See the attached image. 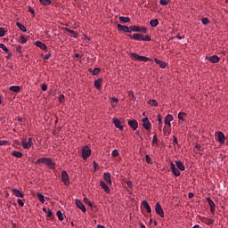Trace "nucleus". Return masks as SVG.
I'll return each instance as SVG.
<instances>
[{
    "instance_id": "24",
    "label": "nucleus",
    "mask_w": 228,
    "mask_h": 228,
    "mask_svg": "<svg viewBox=\"0 0 228 228\" xmlns=\"http://www.w3.org/2000/svg\"><path fill=\"white\" fill-rule=\"evenodd\" d=\"M102 83V78H98L94 81V86L97 90H101V85Z\"/></svg>"
},
{
    "instance_id": "25",
    "label": "nucleus",
    "mask_w": 228,
    "mask_h": 228,
    "mask_svg": "<svg viewBox=\"0 0 228 228\" xmlns=\"http://www.w3.org/2000/svg\"><path fill=\"white\" fill-rule=\"evenodd\" d=\"M11 92H14L15 94H19L20 92V86H12L9 88Z\"/></svg>"
},
{
    "instance_id": "26",
    "label": "nucleus",
    "mask_w": 228,
    "mask_h": 228,
    "mask_svg": "<svg viewBox=\"0 0 228 228\" xmlns=\"http://www.w3.org/2000/svg\"><path fill=\"white\" fill-rule=\"evenodd\" d=\"M141 29L138 26H131L130 27V33H140Z\"/></svg>"
},
{
    "instance_id": "63",
    "label": "nucleus",
    "mask_w": 228,
    "mask_h": 228,
    "mask_svg": "<svg viewBox=\"0 0 228 228\" xmlns=\"http://www.w3.org/2000/svg\"><path fill=\"white\" fill-rule=\"evenodd\" d=\"M195 149H198V151H200V144L196 143L195 144Z\"/></svg>"
},
{
    "instance_id": "17",
    "label": "nucleus",
    "mask_w": 228,
    "mask_h": 228,
    "mask_svg": "<svg viewBox=\"0 0 228 228\" xmlns=\"http://www.w3.org/2000/svg\"><path fill=\"white\" fill-rule=\"evenodd\" d=\"M100 186L102 190H104L106 193H110V191H111V190H110V187H108V185L106 184V183H104V181L100 182Z\"/></svg>"
},
{
    "instance_id": "1",
    "label": "nucleus",
    "mask_w": 228,
    "mask_h": 228,
    "mask_svg": "<svg viewBox=\"0 0 228 228\" xmlns=\"http://www.w3.org/2000/svg\"><path fill=\"white\" fill-rule=\"evenodd\" d=\"M43 163L44 165H46L48 168H54V163H53V159L49 158H41L36 161V165H41Z\"/></svg>"
},
{
    "instance_id": "11",
    "label": "nucleus",
    "mask_w": 228,
    "mask_h": 228,
    "mask_svg": "<svg viewBox=\"0 0 228 228\" xmlns=\"http://www.w3.org/2000/svg\"><path fill=\"white\" fill-rule=\"evenodd\" d=\"M128 126L134 129V131H136V129H138V121H136L135 119L134 120H128Z\"/></svg>"
},
{
    "instance_id": "6",
    "label": "nucleus",
    "mask_w": 228,
    "mask_h": 228,
    "mask_svg": "<svg viewBox=\"0 0 228 228\" xmlns=\"http://www.w3.org/2000/svg\"><path fill=\"white\" fill-rule=\"evenodd\" d=\"M91 155H92V150H90L89 148L86 147L82 150L83 159H88V158H90Z\"/></svg>"
},
{
    "instance_id": "62",
    "label": "nucleus",
    "mask_w": 228,
    "mask_h": 228,
    "mask_svg": "<svg viewBox=\"0 0 228 228\" xmlns=\"http://www.w3.org/2000/svg\"><path fill=\"white\" fill-rule=\"evenodd\" d=\"M28 12L32 13V15L35 14V10H33L31 7L28 8Z\"/></svg>"
},
{
    "instance_id": "59",
    "label": "nucleus",
    "mask_w": 228,
    "mask_h": 228,
    "mask_svg": "<svg viewBox=\"0 0 228 228\" xmlns=\"http://www.w3.org/2000/svg\"><path fill=\"white\" fill-rule=\"evenodd\" d=\"M17 203L19 204L20 207L23 208L24 203L22 200H19V201H17Z\"/></svg>"
},
{
    "instance_id": "30",
    "label": "nucleus",
    "mask_w": 228,
    "mask_h": 228,
    "mask_svg": "<svg viewBox=\"0 0 228 228\" xmlns=\"http://www.w3.org/2000/svg\"><path fill=\"white\" fill-rule=\"evenodd\" d=\"M188 117V114L184 113V112H179L178 113V119L182 120V122H184V118Z\"/></svg>"
},
{
    "instance_id": "42",
    "label": "nucleus",
    "mask_w": 228,
    "mask_h": 228,
    "mask_svg": "<svg viewBox=\"0 0 228 228\" xmlns=\"http://www.w3.org/2000/svg\"><path fill=\"white\" fill-rule=\"evenodd\" d=\"M0 49H3V51H4V53H8V48L6 47V45H4V44H0Z\"/></svg>"
},
{
    "instance_id": "7",
    "label": "nucleus",
    "mask_w": 228,
    "mask_h": 228,
    "mask_svg": "<svg viewBox=\"0 0 228 228\" xmlns=\"http://www.w3.org/2000/svg\"><path fill=\"white\" fill-rule=\"evenodd\" d=\"M142 126L146 131H151V121H149V118H142Z\"/></svg>"
},
{
    "instance_id": "47",
    "label": "nucleus",
    "mask_w": 228,
    "mask_h": 228,
    "mask_svg": "<svg viewBox=\"0 0 228 228\" xmlns=\"http://www.w3.org/2000/svg\"><path fill=\"white\" fill-rule=\"evenodd\" d=\"M46 214V217L51 218L53 216V211L48 208V212L45 213Z\"/></svg>"
},
{
    "instance_id": "41",
    "label": "nucleus",
    "mask_w": 228,
    "mask_h": 228,
    "mask_svg": "<svg viewBox=\"0 0 228 228\" xmlns=\"http://www.w3.org/2000/svg\"><path fill=\"white\" fill-rule=\"evenodd\" d=\"M129 97H132V101H136V96H134V92L130 91L128 93Z\"/></svg>"
},
{
    "instance_id": "27",
    "label": "nucleus",
    "mask_w": 228,
    "mask_h": 228,
    "mask_svg": "<svg viewBox=\"0 0 228 228\" xmlns=\"http://www.w3.org/2000/svg\"><path fill=\"white\" fill-rule=\"evenodd\" d=\"M119 20L124 24H127V22H131V19L129 17L120 16Z\"/></svg>"
},
{
    "instance_id": "57",
    "label": "nucleus",
    "mask_w": 228,
    "mask_h": 228,
    "mask_svg": "<svg viewBox=\"0 0 228 228\" xmlns=\"http://www.w3.org/2000/svg\"><path fill=\"white\" fill-rule=\"evenodd\" d=\"M86 204H87V206H89L90 208L94 207V203L91 201H86Z\"/></svg>"
},
{
    "instance_id": "22",
    "label": "nucleus",
    "mask_w": 228,
    "mask_h": 228,
    "mask_svg": "<svg viewBox=\"0 0 228 228\" xmlns=\"http://www.w3.org/2000/svg\"><path fill=\"white\" fill-rule=\"evenodd\" d=\"M175 163H176V167L179 170H181L182 172H184V170H186V167H184V164H183V162L175 161Z\"/></svg>"
},
{
    "instance_id": "43",
    "label": "nucleus",
    "mask_w": 228,
    "mask_h": 228,
    "mask_svg": "<svg viewBox=\"0 0 228 228\" xmlns=\"http://www.w3.org/2000/svg\"><path fill=\"white\" fill-rule=\"evenodd\" d=\"M142 40L143 42H151V37L149 35H146L144 37H142Z\"/></svg>"
},
{
    "instance_id": "54",
    "label": "nucleus",
    "mask_w": 228,
    "mask_h": 228,
    "mask_svg": "<svg viewBox=\"0 0 228 228\" xmlns=\"http://www.w3.org/2000/svg\"><path fill=\"white\" fill-rule=\"evenodd\" d=\"M140 33H147V28L145 27H140Z\"/></svg>"
},
{
    "instance_id": "21",
    "label": "nucleus",
    "mask_w": 228,
    "mask_h": 228,
    "mask_svg": "<svg viewBox=\"0 0 228 228\" xmlns=\"http://www.w3.org/2000/svg\"><path fill=\"white\" fill-rule=\"evenodd\" d=\"M103 177H104V180L106 181V183H108L109 184H111V174L110 173H104Z\"/></svg>"
},
{
    "instance_id": "40",
    "label": "nucleus",
    "mask_w": 228,
    "mask_h": 228,
    "mask_svg": "<svg viewBox=\"0 0 228 228\" xmlns=\"http://www.w3.org/2000/svg\"><path fill=\"white\" fill-rule=\"evenodd\" d=\"M158 122L159 126H161V124H163V116H161L160 114L158 115Z\"/></svg>"
},
{
    "instance_id": "33",
    "label": "nucleus",
    "mask_w": 228,
    "mask_h": 228,
    "mask_svg": "<svg viewBox=\"0 0 228 228\" xmlns=\"http://www.w3.org/2000/svg\"><path fill=\"white\" fill-rule=\"evenodd\" d=\"M67 33L70 34V37H73V38H76L77 37V33L74 30H70L69 28H66Z\"/></svg>"
},
{
    "instance_id": "55",
    "label": "nucleus",
    "mask_w": 228,
    "mask_h": 228,
    "mask_svg": "<svg viewBox=\"0 0 228 228\" xmlns=\"http://www.w3.org/2000/svg\"><path fill=\"white\" fill-rule=\"evenodd\" d=\"M7 53L6 59L7 60H12V53L10 52V50H8V53Z\"/></svg>"
},
{
    "instance_id": "28",
    "label": "nucleus",
    "mask_w": 228,
    "mask_h": 228,
    "mask_svg": "<svg viewBox=\"0 0 228 228\" xmlns=\"http://www.w3.org/2000/svg\"><path fill=\"white\" fill-rule=\"evenodd\" d=\"M16 26H17V28H19V29H20V31H23V33H26V31H28L26 27L24 25H22V23H20V22H17Z\"/></svg>"
},
{
    "instance_id": "38",
    "label": "nucleus",
    "mask_w": 228,
    "mask_h": 228,
    "mask_svg": "<svg viewBox=\"0 0 228 228\" xmlns=\"http://www.w3.org/2000/svg\"><path fill=\"white\" fill-rule=\"evenodd\" d=\"M26 42H28L26 37L24 36H20V44H26Z\"/></svg>"
},
{
    "instance_id": "34",
    "label": "nucleus",
    "mask_w": 228,
    "mask_h": 228,
    "mask_svg": "<svg viewBox=\"0 0 228 228\" xmlns=\"http://www.w3.org/2000/svg\"><path fill=\"white\" fill-rule=\"evenodd\" d=\"M56 216H58V220L60 222H62L63 221V214L62 212H61L60 210H58V212H56Z\"/></svg>"
},
{
    "instance_id": "36",
    "label": "nucleus",
    "mask_w": 228,
    "mask_h": 228,
    "mask_svg": "<svg viewBox=\"0 0 228 228\" xmlns=\"http://www.w3.org/2000/svg\"><path fill=\"white\" fill-rule=\"evenodd\" d=\"M148 104H150V106L156 107V106H158V102L156 100H150L148 102Z\"/></svg>"
},
{
    "instance_id": "46",
    "label": "nucleus",
    "mask_w": 228,
    "mask_h": 228,
    "mask_svg": "<svg viewBox=\"0 0 228 228\" xmlns=\"http://www.w3.org/2000/svg\"><path fill=\"white\" fill-rule=\"evenodd\" d=\"M6 35V30L4 28H0V37H4Z\"/></svg>"
},
{
    "instance_id": "44",
    "label": "nucleus",
    "mask_w": 228,
    "mask_h": 228,
    "mask_svg": "<svg viewBox=\"0 0 228 228\" xmlns=\"http://www.w3.org/2000/svg\"><path fill=\"white\" fill-rule=\"evenodd\" d=\"M37 196L38 200H45V197H44L42 193H37Z\"/></svg>"
},
{
    "instance_id": "45",
    "label": "nucleus",
    "mask_w": 228,
    "mask_h": 228,
    "mask_svg": "<svg viewBox=\"0 0 228 228\" xmlns=\"http://www.w3.org/2000/svg\"><path fill=\"white\" fill-rule=\"evenodd\" d=\"M59 102H65V95L60 94L59 96Z\"/></svg>"
},
{
    "instance_id": "15",
    "label": "nucleus",
    "mask_w": 228,
    "mask_h": 228,
    "mask_svg": "<svg viewBox=\"0 0 228 228\" xmlns=\"http://www.w3.org/2000/svg\"><path fill=\"white\" fill-rule=\"evenodd\" d=\"M128 37L130 38H133V40H137L138 42H142V38L143 37V34H134L132 35H128Z\"/></svg>"
},
{
    "instance_id": "13",
    "label": "nucleus",
    "mask_w": 228,
    "mask_h": 228,
    "mask_svg": "<svg viewBox=\"0 0 228 228\" xmlns=\"http://www.w3.org/2000/svg\"><path fill=\"white\" fill-rule=\"evenodd\" d=\"M172 120H174V116L168 114L165 118V124H166V126H168V127H172V124H170V122H172Z\"/></svg>"
},
{
    "instance_id": "61",
    "label": "nucleus",
    "mask_w": 228,
    "mask_h": 228,
    "mask_svg": "<svg viewBox=\"0 0 228 228\" xmlns=\"http://www.w3.org/2000/svg\"><path fill=\"white\" fill-rule=\"evenodd\" d=\"M188 197L189 199H193V197H195V194H193V192H189Z\"/></svg>"
},
{
    "instance_id": "10",
    "label": "nucleus",
    "mask_w": 228,
    "mask_h": 228,
    "mask_svg": "<svg viewBox=\"0 0 228 228\" xmlns=\"http://www.w3.org/2000/svg\"><path fill=\"white\" fill-rule=\"evenodd\" d=\"M118 31H124V33H131V29L129 27L121 24H118Z\"/></svg>"
},
{
    "instance_id": "56",
    "label": "nucleus",
    "mask_w": 228,
    "mask_h": 228,
    "mask_svg": "<svg viewBox=\"0 0 228 228\" xmlns=\"http://www.w3.org/2000/svg\"><path fill=\"white\" fill-rule=\"evenodd\" d=\"M41 88H42L43 92H46L47 91V85L44 84Z\"/></svg>"
},
{
    "instance_id": "9",
    "label": "nucleus",
    "mask_w": 228,
    "mask_h": 228,
    "mask_svg": "<svg viewBox=\"0 0 228 228\" xmlns=\"http://www.w3.org/2000/svg\"><path fill=\"white\" fill-rule=\"evenodd\" d=\"M113 124L117 129H119V131H124V126H122V123L118 120V118H113Z\"/></svg>"
},
{
    "instance_id": "31",
    "label": "nucleus",
    "mask_w": 228,
    "mask_h": 228,
    "mask_svg": "<svg viewBox=\"0 0 228 228\" xmlns=\"http://www.w3.org/2000/svg\"><path fill=\"white\" fill-rule=\"evenodd\" d=\"M158 24H159V21L158 20V19L150 20V26H151V28H156Z\"/></svg>"
},
{
    "instance_id": "18",
    "label": "nucleus",
    "mask_w": 228,
    "mask_h": 228,
    "mask_svg": "<svg viewBox=\"0 0 228 228\" xmlns=\"http://www.w3.org/2000/svg\"><path fill=\"white\" fill-rule=\"evenodd\" d=\"M141 206H142L143 208L146 209V212H148V214L151 213V206L146 200H143L142 203H141Z\"/></svg>"
},
{
    "instance_id": "39",
    "label": "nucleus",
    "mask_w": 228,
    "mask_h": 228,
    "mask_svg": "<svg viewBox=\"0 0 228 228\" xmlns=\"http://www.w3.org/2000/svg\"><path fill=\"white\" fill-rule=\"evenodd\" d=\"M201 22H202V24H204V26H208V24H209V19L203 18V19H201Z\"/></svg>"
},
{
    "instance_id": "50",
    "label": "nucleus",
    "mask_w": 228,
    "mask_h": 228,
    "mask_svg": "<svg viewBox=\"0 0 228 228\" xmlns=\"http://www.w3.org/2000/svg\"><path fill=\"white\" fill-rule=\"evenodd\" d=\"M169 1L167 0H160V4H162V6H167V4H168Z\"/></svg>"
},
{
    "instance_id": "12",
    "label": "nucleus",
    "mask_w": 228,
    "mask_h": 228,
    "mask_svg": "<svg viewBox=\"0 0 228 228\" xmlns=\"http://www.w3.org/2000/svg\"><path fill=\"white\" fill-rule=\"evenodd\" d=\"M217 141L221 144L225 143V134H224L222 132H218V134H217Z\"/></svg>"
},
{
    "instance_id": "19",
    "label": "nucleus",
    "mask_w": 228,
    "mask_h": 228,
    "mask_svg": "<svg viewBox=\"0 0 228 228\" xmlns=\"http://www.w3.org/2000/svg\"><path fill=\"white\" fill-rule=\"evenodd\" d=\"M154 61L157 65H159L160 69H166L167 68V62L162 61L158 60V59H154Z\"/></svg>"
},
{
    "instance_id": "52",
    "label": "nucleus",
    "mask_w": 228,
    "mask_h": 228,
    "mask_svg": "<svg viewBox=\"0 0 228 228\" xmlns=\"http://www.w3.org/2000/svg\"><path fill=\"white\" fill-rule=\"evenodd\" d=\"M173 138H174L173 145H174V146H175V145H179V142L177 141V137L173 136Z\"/></svg>"
},
{
    "instance_id": "2",
    "label": "nucleus",
    "mask_w": 228,
    "mask_h": 228,
    "mask_svg": "<svg viewBox=\"0 0 228 228\" xmlns=\"http://www.w3.org/2000/svg\"><path fill=\"white\" fill-rule=\"evenodd\" d=\"M130 58H132V60H137V61H151L149 57L140 56L136 53H132Z\"/></svg>"
},
{
    "instance_id": "20",
    "label": "nucleus",
    "mask_w": 228,
    "mask_h": 228,
    "mask_svg": "<svg viewBox=\"0 0 228 228\" xmlns=\"http://www.w3.org/2000/svg\"><path fill=\"white\" fill-rule=\"evenodd\" d=\"M208 61H210V63H218V61H220V57L217 55H213L209 57Z\"/></svg>"
},
{
    "instance_id": "4",
    "label": "nucleus",
    "mask_w": 228,
    "mask_h": 228,
    "mask_svg": "<svg viewBox=\"0 0 228 228\" xmlns=\"http://www.w3.org/2000/svg\"><path fill=\"white\" fill-rule=\"evenodd\" d=\"M61 179L65 186H69V184H70V178L69 177V174L67 173V171L61 172Z\"/></svg>"
},
{
    "instance_id": "51",
    "label": "nucleus",
    "mask_w": 228,
    "mask_h": 228,
    "mask_svg": "<svg viewBox=\"0 0 228 228\" xmlns=\"http://www.w3.org/2000/svg\"><path fill=\"white\" fill-rule=\"evenodd\" d=\"M152 144L153 145H158V137H156V135L153 136Z\"/></svg>"
},
{
    "instance_id": "49",
    "label": "nucleus",
    "mask_w": 228,
    "mask_h": 228,
    "mask_svg": "<svg viewBox=\"0 0 228 228\" xmlns=\"http://www.w3.org/2000/svg\"><path fill=\"white\" fill-rule=\"evenodd\" d=\"M111 156H113V158H117V156H118V151L117 150L112 151Z\"/></svg>"
},
{
    "instance_id": "5",
    "label": "nucleus",
    "mask_w": 228,
    "mask_h": 228,
    "mask_svg": "<svg viewBox=\"0 0 228 228\" xmlns=\"http://www.w3.org/2000/svg\"><path fill=\"white\" fill-rule=\"evenodd\" d=\"M155 212L160 216V218H164V209L162 208L161 204L157 203L155 206Z\"/></svg>"
},
{
    "instance_id": "14",
    "label": "nucleus",
    "mask_w": 228,
    "mask_h": 228,
    "mask_svg": "<svg viewBox=\"0 0 228 228\" xmlns=\"http://www.w3.org/2000/svg\"><path fill=\"white\" fill-rule=\"evenodd\" d=\"M77 208H79L80 210H82L83 213H86V208H85V205L84 203H82V201L80 200H77L75 201Z\"/></svg>"
},
{
    "instance_id": "35",
    "label": "nucleus",
    "mask_w": 228,
    "mask_h": 228,
    "mask_svg": "<svg viewBox=\"0 0 228 228\" xmlns=\"http://www.w3.org/2000/svg\"><path fill=\"white\" fill-rule=\"evenodd\" d=\"M39 3H41L43 6H49V4H51V0H39Z\"/></svg>"
},
{
    "instance_id": "53",
    "label": "nucleus",
    "mask_w": 228,
    "mask_h": 228,
    "mask_svg": "<svg viewBox=\"0 0 228 228\" xmlns=\"http://www.w3.org/2000/svg\"><path fill=\"white\" fill-rule=\"evenodd\" d=\"M16 52L21 53H22V46L17 45L16 46Z\"/></svg>"
},
{
    "instance_id": "8",
    "label": "nucleus",
    "mask_w": 228,
    "mask_h": 228,
    "mask_svg": "<svg viewBox=\"0 0 228 228\" xmlns=\"http://www.w3.org/2000/svg\"><path fill=\"white\" fill-rule=\"evenodd\" d=\"M170 167L174 175L179 177V175H181V171H179V169L175 167V164H174V162H171Z\"/></svg>"
},
{
    "instance_id": "37",
    "label": "nucleus",
    "mask_w": 228,
    "mask_h": 228,
    "mask_svg": "<svg viewBox=\"0 0 228 228\" xmlns=\"http://www.w3.org/2000/svg\"><path fill=\"white\" fill-rule=\"evenodd\" d=\"M101 72V69L99 68H94L92 71L93 76H97Z\"/></svg>"
},
{
    "instance_id": "48",
    "label": "nucleus",
    "mask_w": 228,
    "mask_h": 228,
    "mask_svg": "<svg viewBox=\"0 0 228 228\" xmlns=\"http://www.w3.org/2000/svg\"><path fill=\"white\" fill-rule=\"evenodd\" d=\"M145 159H146V163H150V164L152 163V159H151V156L146 155Z\"/></svg>"
},
{
    "instance_id": "3",
    "label": "nucleus",
    "mask_w": 228,
    "mask_h": 228,
    "mask_svg": "<svg viewBox=\"0 0 228 228\" xmlns=\"http://www.w3.org/2000/svg\"><path fill=\"white\" fill-rule=\"evenodd\" d=\"M21 145L23 149H29L33 145V138L29 137L28 139H22Z\"/></svg>"
},
{
    "instance_id": "32",
    "label": "nucleus",
    "mask_w": 228,
    "mask_h": 228,
    "mask_svg": "<svg viewBox=\"0 0 228 228\" xmlns=\"http://www.w3.org/2000/svg\"><path fill=\"white\" fill-rule=\"evenodd\" d=\"M12 156H14V158H22V152L20 151H13L12 153Z\"/></svg>"
},
{
    "instance_id": "29",
    "label": "nucleus",
    "mask_w": 228,
    "mask_h": 228,
    "mask_svg": "<svg viewBox=\"0 0 228 228\" xmlns=\"http://www.w3.org/2000/svg\"><path fill=\"white\" fill-rule=\"evenodd\" d=\"M208 205L210 206L211 213L215 214V211H216V204H215V202L212 201V200H209L208 201Z\"/></svg>"
},
{
    "instance_id": "60",
    "label": "nucleus",
    "mask_w": 228,
    "mask_h": 228,
    "mask_svg": "<svg viewBox=\"0 0 228 228\" xmlns=\"http://www.w3.org/2000/svg\"><path fill=\"white\" fill-rule=\"evenodd\" d=\"M6 143H8V142L6 141H0V147L3 145H6Z\"/></svg>"
},
{
    "instance_id": "16",
    "label": "nucleus",
    "mask_w": 228,
    "mask_h": 228,
    "mask_svg": "<svg viewBox=\"0 0 228 228\" xmlns=\"http://www.w3.org/2000/svg\"><path fill=\"white\" fill-rule=\"evenodd\" d=\"M35 45H37V47H39V49H41L42 51H47V45L40 41H36Z\"/></svg>"
},
{
    "instance_id": "64",
    "label": "nucleus",
    "mask_w": 228,
    "mask_h": 228,
    "mask_svg": "<svg viewBox=\"0 0 228 228\" xmlns=\"http://www.w3.org/2000/svg\"><path fill=\"white\" fill-rule=\"evenodd\" d=\"M112 101H113V102H118V99H117V98H112Z\"/></svg>"
},
{
    "instance_id": "58",
    "label": "nucleus",
    "mask_w": 228,
    "mask_h": 228,
    "mask_svg": "<svg viewBox=\"0 0 228 228\" xmlns=\"http://www.w3.org/2000/svg\"><path fill=\"white\" fill-rule=\"evenodd\" d=\"M49 58H51V53H48L44 56V60H49Z\"/></svg>"
},
{
    "instance_id": "23",
    "label": "nucleus",
    "mask_w": 228,
    "mask_h": 228,
    "mask_svg": "<svg viewBox=\"0 0 228 228\" xmlns=\"http://www.w3.org/2000/svg\"><path fill=\"white\" fill-rule=\"evenodd\" d=\"M12 195H14L15 197H19L20 199H22L24 197L22 195V192L17 189H12Z\"/></svg>"
}]
</instances>
